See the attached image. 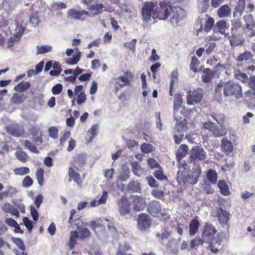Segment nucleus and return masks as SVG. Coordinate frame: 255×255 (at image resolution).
Masks as SVG:
<instances>
[{"label": "nucleus", "mask_w": 255, "mask_h": 255, "mask_svg": "<svg viewBox=\"0 0 255 255\" xmlns=\"http://www.w3.org/2000/svg\"><path fill=\"white\" fill-rule=\"evenodd\" d=\"M186 154L178 150L176 157L179 162L176 180L180 185L187 184L195 185L197 184L201 176L202 170L199 164L194 163V166L190 171V167L185 161H181Z\"/></svg>", "instance_id": "nucleus-1"}, {"label": "nucleus", "mask_w": 255, "mask_h": 255, "mask_svg": "<svg viewBox=\"0 0 255 255\" xmlns=\"http://www.w3.org/2000/svg\"><path fill=\"white\" fill-rule=\"evenodd\" d=\"M186 154L178 150L176 157L179 162L176 180L180 185L187 184L195 185L197 184L201 176L202 170L199 164L194 163V166L190 171V167L185 161H181Z\"/></svg>", "instance_id": "nucleus-2"}, {"label": "nucleus", "mask_w": 255, "mask_h": 255, "mask_svg": "<svg viewBox=\"0 0 255 255\" xmlns=\"http://www.w3.org/2000/svg\"><path fill=\"white\" fill-rule=\"evenodd\" d=\"M215 93L219 95L223 94L225 97L234 96L236 99L242 97V88L238 83L233 81L220 82L215 87Z\"/></svg>", "instance_id": "nucleus-3"}, {"label": "nucleus", "mask_w": 255, "mask_h": 255, "mask_svg": "<svg viewBox=\"0 0 255 255\" xmlns=\"http://www.w3.org/2000/svg\"><path fill=\"white\" fill-rule=\"evenodd\" d=\"M73 162L75 163L73 167H70L68 168L69 181L73 180L78 186H81L82 184V180L81 178L80 175L79 173L75 171L74 168H76L75 164H77L79 166H82L85 164L86 156L83 154H78L74 157ZM76 169L78 170L77 168Z\"/></svg>", "instance_id": "nucleus-4"}, {"label": "nucleus", "mask_w": 255, "mask_h": 255, "mask_svg": "<svg viewBox=\"0 0 255 255\" xmlns=\"http://www.w3.org/2000/svg\"><path fill=\"white\" fill-rule=\"evenodd\" d=\"M158 4L159 6H157L154 8L152 17L153 19L158 18L160 20H165L169 17L168 11H169L170 2L169 1L163 0L160 1Z\"/></svg>", "instance_id": "nucleus-5"}, {"label": "nucleus", "mask_w": 255, "mask_h": 255, "mask_svg": "<svg viewBox=\"0 0 255 255\" xmlns=\"http://www.w3.org/2000/svg\"><path fill=\"white\" fill-rule=\"evenodd\" d=\"M134 74L132 72L126 71L125 72L124 76H121L114 79L115 83L116 91H118L120 89L125 86H129L131 83L133 81Z\"/></svg>", "instance_id": "nucleus-6"}, {"label": "nucleus", "mask_w": 255, "mask_h": 255, "mask_svg": "<svg viewBox=\"0 0 255 255\" xmlns=\"http://www.w3.org/2000/svg\"><path fill=\"white\" fill-rule=\"evenodd\" d=\"M157 1H146L144 3L141 9L143 20L148 22L150 20L154 8L158 6Z\"/></svg>", "instance_id": "nucleus-7"}, {"label": "nucleus", "mask_w": 255, "mask_h": 255, "mask_svg": "<svg viewBox=\"0 0 255 255\" xmlns=\"http://www.w3.org/2000/svg\"><path fill=\"white\" fill-rule=\"evenodd\" d=\"M130 199L134 211L140 212L145 209L146 203L144 198L141 196L133 195L130 196Z\"/></svg>", "instance_id": "nucleus-8"}, {"label": "nucleus", "mask_w": 255, "mask_h": 255, "mask_svg": "<svg viewBox=\"0 0 255 255\" xmlns=\"http://www.w3.org/2000/svg\"><path fill=\"white\" fill-rule=\"evenodd\" d=\"M206 158V152L203 147L199 146H193L190 150L191 160H204Z\"/></svg>", "instance_id": "nucleus-9"}, {"label": "nucleus", "mask_w": 255, "mask_h": 255, "mask_svg": "<svg viewBox=\"0 0 255 255\" xmlns=\"http://www.w3.org/2000/svg\"><path fill=\"white\" fill-rule=\"evenodd\" d=\"M217 230L212 224L206 223L203 227L202 233V237L207 242L212 241Z\"/></svg>", "instance_id": "nucleus-10"}, {"label": "nucleus", "mask_w": 255, "mask_h": 255, "mask_svg": "<svg viewBox=\"0 0 255 255\" xmlns=\"http://www.w3.org/2000/svg\"><path fill=\"white\" fill-rule=\"evenodd\" d=\"M203 98L202 90L198 88L193 91H189L187 95V104L193 105L200 102Z\"/></svg>", "instance_id": "nucleus-11"}, {"label": "nucleus", "mask_w": 255, "mask_h": 255, "mask_svg": "<svg viewBox=\"0 0 255 255\" xmlns=\"http://www.w3.org/2000/svg\"><path fill=\"white\" fill-rule=\"evenodd\" d=\"M119 213L122 216H125L129 213L131 203L125 196H123L118 202Z\"/></svg>", "instance_id": "nucleus-12"}, {"label": "nucleus", "mask_w": 255, "mask_h": 255, "mask_svg": "<svg viewBox=\"0 0 255 255\" xmlns=\"http://www.w3.org/2000/svg\"><path fill=\"white\" fill-rule=\"evenodd\" d=\"M68 16L74 19L84 21L88 17L90 16V14L89 12L85 10L79 11L72 8L68 10Z\"/></svg>", "instance_id": "nucleus-13"}, {"label": "nucleus", "mask_w": 255, "mask_h": 255, "mask_svg": "<svg viewBox=\"0 0 255 255\" xmlns=\"http://www.w3.org/2000/svg\"><path fill=\"white\" fill-rule=\"evenodd\" d=\"M243 18L246 22L245 28L248 30V35L250 37L255 36V31L254 30L255 28V22L253 15L251 14H246L244 16Z\"/></svg>", "instance_id": "nucleus-14"}, {"label": "nucleus", "mask_w": 255, "mask_h": 255, "mask_svg": "<svg viewBox=\"0 0 255 255\" xmlns=\"http://www.w3.org/2000/svg\"><path fill=\"white\" fill-rule=\"evenodd\" d=\"M249 86L254 91L251 92L248 91L246 92V97L250 105L255 107V76H251L249 79Z\"/></svg>", "instance_id": "nucleus-15"}, {"label": "nucleus", "mask_w": 255, "mask_h": 255, "mask_svg": "<svg viewBox=\"0 0 255 255\" xmlns=\"http://www.w3.org/2000/svg\"><path fill=\"white\" fill-rule=\"evenodd\" d=\"M147 212L153 217H157L161 214V207L159 201L152 200L147 207Z\"/></svg>", "instance_id": "nucleus-16"}, {"label": "nucleus", "mask_w": 255, "mask_h": 255, "mask_svg": "<svg viewBox=\"0 0 255 255\" xmlns=\"http://www.w3.org/2000/svg\"><path fill=\"white\" fill-rule=\"evenodd\" d=\"M137 226L140 230L144 231L150 226V221L148 215L142 213L138 215L137 218Z\"/></svg>", "instance_id": "nucleus-17"}, {"label": "nucleus", "mask_w": 255, "mask_h": 255, "mask_svg": "<svg viewBox=\"0 0 255 255\" xmlns=\"http://www.w3.org/2000/svg\"><path fill=\"white\" fill-rule=\"evenodd\" d=\"M216 216L222 226H224L228 224L230 219V214L226 210L219 208L217 210Z\"/></svg>", "instance_id": "nucleus-18"}, {"label": "nucleus", "mask_w": 255, "mask_h": 255, "mask_svg": "<svg viewBox=\"0 0 255 255\" xmlns=\"http://www.w3.org/2000/svg\"><path fill=\"white\" fill-rule=\"evenodd\" d=\"M6 131L10 134L16 137L22 136L24 133V128L17 124H13L7 127Z\"/></svg>", "instance_id": "nucleus-19"}, {"label": "nucleus", "mask_w": 255, "mask_h": 255, "mask_svg": "<svg viewBox=\"0 0 255 255\" xmlns=\"http://www.w3.org/2000/svg\"><path fill=\"white\" fill-rule=\"evenodd\" d=\"M180 7L172 6L170 4L169 11H168L169 16L170 17V21L172 23H177L179 17V11Z\"/></svg>", "instance_id": "nucleus-20"}, {"label": "nucleus", "mask_w": 255, "mask_h": 255, "mask_svg": "<svg viewBox=\"0 0 255 255\" xmlns=\"http://www.w3.org/2000/svg\"><path fill=\"white\" fill-rule=\"evenodd\" d=\"M88 9L91 12L90 16H95L101 14L105 8L104 5L101 3H97L94 4H89Z\"/></svg>", "instance_id": "nucleus-21"}, {"label": "nucleus", "mask_w": 255, "mask_h": 255, "mask_svg": "<svg viewBox=\"0 0 255 255\" xmlns=\"http://www.w3.org/2000/svg\"><path fill=\"white\" fill-rule=\"evenodd\" d=\"M222 151L225 153L226 155H229L233 151L234 146L232 142L227 138H223L221 144Z\"/></svg>", "instance_id": "nucleus-22"}, {"label": "nucleus", "mask_w": 255, "mask_h": 255, "mask_svg": "<svg viewBox=\"0 0 255 255\" xmlns=\"http://www.w3.org/2000/svg\"><path fill=\"white\" fill-rule=\"evenodd\" d=\"M199 227L200 223L198 221V217L196 216L191 221L189 225V235L191 236H194L198 232Z\"/></svg>", "instance_id": "nucleus-23"}, {"label": "nucleus", "mask_w": 255, "mask_h": 255, "mask_svg": "<svg viewBox=\"0 0 255 255\" xmlns=\"http://www.w3.org/2000/svg\"><path fill=\"white\" fill-rule=\"evenodd\" d=\"M246 6V0H238L233 11L234 16L240 17L243 13Z\"/></svg>", "instance_id": "nucleus-24"}, {"label": "nucleus", "mask_w": 255, "mask_h": 255, "mask_svg": "<svg viewBox=\"0 0 255 255\" xmlns=\"http://www.w3.org/2000/svg\"><path fill=\"white\" fill-rule=\"evenodd\" d=\"M227 22L225 20H221L218 21L214 28L213 31L215 32H219L221 34H224L226 36L229 34V33H225V29L227 28Z\"/></svg>", "instance_id": "nucleus-25"}, {"label": "nucleus", "mask_w": 255, "mask_h": 255, "mask_svg": "<svg viewBox=\"0 0 255 255\" xmlns=\"http://www.w3.org/2000/svg\"><path fill=\"white\" fill-rule=\"evenodd\" d=\"M215 72L210 68H205L202 75V81L205 83L211 81L214 76Z\"/></svg>", "instance_id": "nucleus-26"}, {"label": "nucleus", "mask_w": 255, "mask_h": 255, "mask_svg": "<svg viewBox=\"0 0 255 255\" xmlns=\"http://www.w3.org/2000/svg\"><path fill=\"white\" fill-rule=\"evenodd\" d=\"M227 36H228L232 46H238L242 44L243 42L240 38V35L238 33H231V35L229 34Z\"/></svg>", "instance_id": "nucleus-27"}, {"label": "nucleus", "mask_w": 255, "mask_h": 255, "mask_svg": "<svg viewBox=\"0 0 255 255\" xmlns=\"http://www.w3.org/2000/svg\"><path fill=\"white\" fill-rule=\"evenodd\" d=\"M231 13V9L227 4L221 6L217 11V15L220 18L228 17Z\"/></svg>", "instance_id": "nucleus-28"}, {"label": "nucleus", "mask_w": 255, "mask_h": 255, "mask_svg": "<svg viewBox=\"0 0 255 255\" xmlns=\"http://www.w3.org/2000/svg\"><path fill=\"white\" fill-rule=\"evenodd\" d=\"M218 187L219 188L220 192L224 196H228L230 194V191L229 189L228 185L225 180H220L217 184Z\"/></svg>", "instance_id": "nucleus-29"}, {"label": "nucleus", "mask_w": 255, "mask_h": 255, "mask_svg": "<svg viewBox=\"0 0 255 255\" xmlns=\"http://www.w3.org/2000/svg\"><path fill=\"white\" fill-rule=\"evenodd\" d=\"M31 87V84L29 82L21 81L14 86V90L17 92H23L28 90Z\"/></svg>", "instance_id": "nucleus-30"}, {"label": "nucleus", "mask_w": 255, "mask_h": 255, "mask_svg": "<svg viewBox=\"0 0 255 255\" xmlns=\"http://www.w3.org/2000/svg\"><path fill=\"white\" fill-rule=\"evenodd\" d=\"M200 64L199 59L195 56H193L191 58V61L190 64V70L195 73L199 72L202 70L203 66H201L200 68H198Z\"/></svg>", "instance_id": "nucleus-31"}, {"label": "nucleus", "mask_w": 255, "mask_h": 255, "mask_svg": "<svg viewBox=\"0 0 255 255\" xmlns=\"http://www.w3.org/2000/svg\"><path fill=\"white\" fill-rule=\"evenodd\" d=\"M131 248L128 243L126 242L124 244H120L118 248L116 255H126V253L131 250Z\"/></svg>", "instance_id": "nucleus-32"}, {"label": "nucleus", "mask_w": 255, "mask_h": 255, "mask_svg": "<svg viewBox=\"0 0 255 255\" xmlns=\"http://www.w3.org/2000/svg\"><path fill=\"white\" fill-rule=\"evenodd\" d=\"M206 177L212 184H215L217 183L218 174L215 170L212 169H209L206 173Z\"/></svg>", "instance_id": "nucleus-33"}, {"label": "nucleus", "mask_w": 255, "mask_h": 255, "mask_svg": "<svg viewBox=\"0 0 255 255\" xmlns=\"http://www.w3.org/2000/svg\"><path fill=\"white\" fill-rule=\"evenodd\" d=\"M205 240L203 238H201L199 237H195L191 240L190 243V249H196L197 248L201 245H202Z\"/></svg>", "instance_id": "nucleus-34"}, {"label": "nucleus", "mask_w": 255, "mask_h": 255, "mask_svg": "<svg viewBox=\"0 0 255 255\" xmlns=\"http://www.w3.org/2000/svg\"><path fill=\"white\" fill-rule=\"evenodd\" d=\"M79 238L78 233L77 231H71L70 236L69 245L71 249H73L77 244V239Z\"/></svg>", "instance_id": "nucleus-35"}, {"label": "nucleus", "mask_w": 255, "mask_h": 255, "mask_svg": "<svg viewBox=\"0 0 255 255\" xmlns=\"http://www.w3.org/2000/svg\"><path fill=\"white\" fill-rule=\"evenodd\" d=\"M204 127L205 128H207L211 131H213L216 136H222L223 135V133H220L219 131L215 130L216 128V126L211 122L204 123Z\"/></svg>", "instance_id": "nucleus-36"}, {"label": "nucleus", "mask_w": 255, "mask_h": 255, "mask_svg": "<svg viewBox=\"0 0 255 255\" xmlns=\"http://www.w3.org/2000/svg\"><path fill=\"white\" fill-rule=\"evenodd\" d=\"M26 99V97L23 94L14 93L11 99V102L16 104L22 103Z\"/></svg>", "instance_id": "nucleus-37"}, {"label": "nucleus", "mask_w": 255, "mask_h": 255, "mask_svg": "<svg viewBox=\"0 0 255 255\" xmlns=\"http://www.w3.org/2000/svg\"><path fill=\"white\" fill-rule=\"evenodd\" d=\"M81 54L80 51H77L76 54L72 58H68L66 59V63L68 65H76L80 59Z\"/></svg>", "instance_id": "nucleus-38"}, {"label": "nucleus", "mask_w": 255, "mask_h": 255, "mask_svg": "<svg viewBox=\"0 0 255 255\" xmlns=\"http://www.w3.org/2000/svg\"><path fill=\"white\" fill-rule=\"evenodd\" d=\"M231 33H238L239 29L242 26L241 20L239 19L233 20L231 21Z\"/></svg>", "instance_id": "nucleus-39"}, {"label": "nucleus", "mask_w": 255, "mask_h": 255, "mask_svg": "<svg viewBox=\"0 0 255 255\" xmlns=\"http://www.w3.org/2000/svg\"><path fill=\"white\" fill-rule=\"evenodd\" d=\"M140 149L143 153L148 154L153 152L155 148L151 144L143 143L140 145Z\"/></svg>", "instance_id": "nucleus-40"}, {"label": "nucleus", "mask_w": 255, "mask_h": 255, "mask_svg": "<svg viewBox=\"0 0 255 255\" xmlns=\"http://www.w3.org/2000/svg\"><path fill=\"white\" fill-rule=\"evenodd\" d=\"M128 189L132 192H137L140 190V184L136 181H130L128 185Z\"/></svg>", "instance_id": "nucleus-41"}, {"label": "nucleus", "mask_w": 255, "mask_h": 255, "mask_svg": "<svg viewBox=\"0 0 255 255\" xmlns=\"http://www.w3.org/2000/svg\"><path fill=\"white\" fill-rule=\"evenodd\" d=\"M11 241L15 244L17 247L22 251H25L26 250L24 243L22 240L19 238L12 237Z\"/></svg>", "instance_id": "nucleus-42"}, {"label": "nucleus", "mask_w": 255, "mask_h": 255, "mask_svg": "<svg viewBox=\"0 0 255 255\" xmlns=\"http://www.w3.org/2000/svg\"><path fill=\"white\" fill-rule=\"evenodd\" d=\"M30 170L27 167H20L14 168L13 172L15 175L23 176L29 173Z\"/></svg>", "instance_id": "nucleus-43"}, {"label": "nucleus", "mask_w": 255, "mask_h": 255, "mask_svg": "<svg viewBox=\"0 0 255 255\" xmlns=\"http://www.w3.org/2000/svg\"><path fill=\"white\" fill-rule=\"evenodd\" d=\"M253 57V55L250 52L246 51L241 55H239L237 57V60L238 62H243L247 61Z\"/></svg>", "instance_id": "nucleus-44"}, {"label": "nucleus", "mask_w": 255, "mask_h": 255, "mask_svg": "<svg viewBox=\"0 0 255 255\" xmlns=\"http://www.w3.org/2000/svg\"><path fill=\"white\" fill-rule=\"evenodd\" d=\"M15 156L19 161L22 162H25L27 160L28 157L27 154L22 150H18L16 151L15 153Z\"/></svg>", "instance_id": "nucleus-45"}, {"label": "nucleus", "mask_w": 255, "mask_h": 255, "mask_svg": "<svg viewBox=\"0 0 255 255\" xmlns=\"http://www.w3.org/2000/svg\"><path fill=\"white\" fill-rule=\"evenodd\" d=\"M187 128L186 120H183L177 123L175 127V129L177 132L180 133L184 131Z\"/></svg>", "instance_id": "nucleus-46"}, {"label": "nucleus", "mask_w": 255, "mask_h": 255, "mask_svg": "<svg viewBox=\"0 0 255 255\" xmlns=\"http://www.w3.org/2000/svg\"><path fill=\"white\" fill-rule=\"evenodd\" d=\"M36 177L38 184L41 186L44 183V170L42 168H38L36 172Z\"/></svg>", "instance_id": "nucleus-47"}, {"label": "nucleus", "mask_w": 255, "mask_h": 255, "mask_svg": "<svg viewBox=\"0 0 255 255\" xmlns=\"http://www.w3.org/2000/svg\"><path fill=\"white\" fill-rule=\"evenodd\" d=\"M214 19L211 17H208L204 25V29L206 32L210 31L214 25Z\"/></svg>", "instance_id": "nucleus-48"}, {"label": "nucleus", "mask_w": 255, "mask_h": 255, "mask_svg": "<svg viewBox=\"0 0 255 255\" xmlns=\"http://www.w3.org/2000/svg\"><path fill=\"white\" fill-rule=\"evenodd\" d=\"M182 99L180 95L176 94L174 96L173 108L174 110H178L182 105Z\"/></svg>", "instance_id": "nucleus-49"}, {"label": "nucleus", "mask_w": 255, "mask_h": 255, "mask_svg": "<svg viewBox=\"0 0 255 255\" xmlns=\"http://www.w3.org/2000/svg\"><path fill=\"white\" fill-rule=\"evenodd\" d=\"M78 233L79 238L82 240L89 237L91 235L90 231L88 229L84 228L80 229Z\"/></svg>", "instance_id": "nucleus-50"}, {"label": "nucleus", "mask_w": 255, "mask_h": 255, "mask_svg": "<svg viewBox=\"0 0 255 255\" xmlns=\"http://www.w3.org/2000/svg\"><path fill=\"white\" fill-rule=\"evenodd\" d=\"M177 72H173L171 74V80L170 82L169 94L172 96V92L173 90V86L175 82L177 80Z\"/></svg>", "instance_id": "nucleus-51"}, {"label": "nucleus", "mask_w": 255, "mask_h": 255, "mask_svg": "<svg viewBox=\"0 0 255 255\" xmlns=\"http://www.w3.org/2000/svg\"><path fill=\"white\" fill-rule=\"evenodd\" d=\"M21 38L14 34L11 36L7 41V47L9 48H12L15 43L18 42Z\"/></svg>", "instance_id": "nucleus-52"}, {"label": "nucleus", "mask_w": 255, "mask_h": 255, "mask_svg": "<svg viewBox=\"0 0 255 255\" xmlns=\"http://www.w3.org/2000/svg\"><path fill=\"white\" fill-rule=\"evenodd\" d=\"M15 24L16 26L15 29V33L14 34L21 38L22 36L25 31V27H23L21 24H19L17 21H16Z\"/></svg>", "instance_id": "nucleus-53"}, {"label": "nucleus", "mask_w": 255, "mask_h": 255, "mask_svg": "<svg viewBox=\"0 0 255 255\" xmlns=\"http://www.w3.org/2000/svg\"><path fill=\"white\" fill-rule=\"evenodd\" d=\"M132 171L134 174L139 176L140 173L142 171V168L140 165L136 161L132 162L131 164Z\"/></svg>", "instance_id": "nucleus-54"}, {"label": "nucleus", "mask_w": 255, "mask_h": 255, "mask_svg": "<svg viewBox=\"0 0 255 255\" xmlns=\"http://www.w3.org/2000/svg\"><path fill=\"white\" fill-rule=\"evenodd\" d=\"M52 47L48 45L37 46V54H44L51 51Z\"/></svg>", "instance_id": "nucleus-55"}, {"label": "nucleus", "mask_w": 255, "mask_h": 255, "mask_svg": "<svg viewBox=\"0 0 255 255\" xmlns=\"http://www.w3.org/2000/svg\"><path fill=\"white\" fill-rule=\"evenodd\" d=\"M24 145L26 148L28 149L31 152L35 153H38L39 152L36 147L29 140H25Z\"/></svg>", "instance_id": "nucleus-56"}, {"label": "nucleus", "mask_w": 255, "mask_h": 255, "mask_svg": "<svg viewBox=\"0 0 255 255\" xmlns=\"http://www.w3.org/2000/svg\"><path fill=\"white\" fill-rule=\"evenodd\" d=\"M49 135L53 139H57L58 137V129L55 127H52L48 129Z\"/></svg>", "instance_id": "nucleus-57"}, {"label": "nucleus", "mask_w": 255, "mask_h": 255, "mask_svg": "<svg viewBox=\"0 0 255 255\" xmlns=\"http://www.w3.org/2000/svg\"><path fill=\"white\" fill-rule=\"evenodd\" d=\"M98 126L97 125H93L92 127L89 129L88 133L91 134L90 138V141H91L97 135Z\"/></svg>", "instance_id": "nucleus-58"}, {"label": "nucleus", "mask_w": 255, "mask_h": 255, "mask_svg": "<svg viewBox=\"0 0 255 255\" xmlns=\"http://www.w3.org/2000/svg\"><path fill=\"white\" fill-rule=\"evenodd\" d=\"M154 177L159 180H164L167 179L166 175H164L162 170H156L153 172Z\"/></svg>", "instance_id": "nucleus-59"}, {"label": "nucleus", "mask_w": 255, "mask_h": 255, "mask_svg": "<svg viewBox=\"0 0 255 255\" xmlns=\"http://www.w3.org/2000/svg\"><path fill=\"white\" fill-rule=\"evenodd\" d=\"M32 179L28 175L26 176L22 181V186L24 187L28 188L33 184Z\"/></svg>", "instance_id": "nucleus-60"}, {"label": "nucleus", "mask_w": 255, "mask_h": 255, "mask_svg": "<svg viewBox=\"0 0 255 255\" xmlns=\"http://www.w3.org/2000/svg\"><path fill=\"white\" fill-rule=\"evenodd\" d=\"M152 195L156 198L162 199L164 196V192L159 189H154L152 191Z\"/></svg>", "instance_id": "nucleus-61"}, {"label": "nucleus", "mask_w": 255, "mask_h": 255, "mask_svg": "<svg viewBox=\"0 0 255 255\" xmlns=\"http://www.w3.org/2000/svg\"><path fill=\"white\" fill-rule=\"evenodd\" d=\"M90 228L94 231H96L97 228H100L103 227V224L98 221H92L90 224Z\"/></svg>", "instance_id": "nucleus-62"}, {"label": "nucleus", "mask_w": 255, "mask_h": 255, "mask_svg": "<svg viewBox=\"0 0 255 255\" xmlns=\"http://www.w3.org/2000/svg\"><path fill=\"white\" fill-rule=\"evenodd\" d=\"M63 90V86L61 84H57L54 85L52 89V92L53 95L59 94Z\"/></svg>", "instance_id": "nucleus-63"}, {"label": "nucleus", "mask_w": 255, "mask_h": 255, "mask_svg": "<svg viewBox=\"0 0 255 255\" xmlns=\"http://www.w3.org/2000/svg\"><path fill=\"white\" fill-rule=\"evenodd\" d=\"M130 176V171L129 169L123 170L120 174V180L122 181H126Z\"/></svg>", "instance_id": "nucleus-64"}]
</instances>
